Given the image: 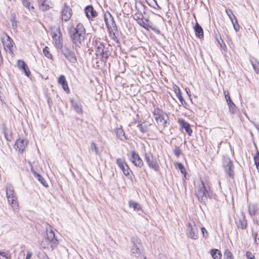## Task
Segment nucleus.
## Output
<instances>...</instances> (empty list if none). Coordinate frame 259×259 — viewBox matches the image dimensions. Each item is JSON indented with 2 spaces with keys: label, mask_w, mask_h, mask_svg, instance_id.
Instances as JSON below:
<instances>
[{
  "label": "nucleus",
  "mask_w": 259,
  "mask_h": 259,
  "mask_svg": "<svg viewBox=\"0 0 259 259\" xmlns=\"http://www.w3.org/2000/svg\"><path fill=\"white\" fill-rule=\"evenodd\" d=\"M69 34L73 45L80 48L86 37V31L83 25L78 23L75 27H71Z\"/></svg>",
  "instance_id": "obj_1"
},
{
  "label": "nucleus",
  "mask_w": 259,
  "mask_h": 259,
  "mask_svg": "<svg viewBox=\"0 0 259 259\" xmlns=\"http://www.w3.org/2000/svg\"><path fill=\"white\" fill-rule=\"evenodd\" d=\"M46 230L47 237L42 240L40 246L44 249L53 250L57 246L59 241L56 238L55 233L51 226L47 225Z\"/></svg>",
  "instance_id": "obj_2"
},
{
  "label": "nucleus",
  "mask_w": 259,
  "mask_h": 259,
  "mask_svg": "<svg viewBox=\"0 0 259 259\" xmlns=\"http://www.w3.org/2000/svg\"><path fill=\"white\" fill-rule=\"evenodd\" d=\"M194 185L195 186V194L199 201L205 202L207 198L211 197L212 193L209 187L207 188L201 179L196 181Z\"/></svg>",
  "instance_id": "obj_3"
},
{
  "label": "nucleus",
  "mask_w": 259,
  "mask_h": 259,
  "mask_svg": "<svg viewBox=\"0 0 259 259\" xmlns=\"http://www.w3.org/2000/svg\"><path fill=\"white\" fill-rule=\"evenodd\" d=\"M153 114L157 123L159 125H162L163 127H165L167 120L168 119V115L159 108L154 109Z\"/></svg>",
  "instance_id": "obj_4"
},
{
  "label": "nucleus",
  "mask_w": 259,
  "mask_h": 259,
  "mask_svg": "<svg viewBox=\"0 0 259 259\" xmlns=\"http://www.w3.org/2000/svg\"><path fill=\"white\" fill-rule=\"evenodd\" d=\"M144 156L148 166L155 171H159L160 167L157 158L154 156L151 152H146Z\"/></svg>",
  "instance_id": "obj_5"
},
{
  "label": "nucleus",
  "mask_w": 259,
  "mask_h": 259,
  "mask_svg": "<svg viewBox=\"0 0 259 259\" xmlns=\"http://www.w3.org/2000/svg\"><path fill=\"white\" fill-rule=\"evenodd\" d=\"M223 166L226 173L228 175L229 177L234 179L235 176L234 166L232 161L228 156L223 157Z\"/></svg>",
  "instance_id": "obj_6"
},
{
  "label": "nucleus",
  "mask_w": 259,
  "mask_h": 259,
  "mask_svg": "<svg viewBox=\"0 0 259 259\" xmlns=\"http://www.w3.org/2000/svg\"><path fill=\"white\" fill-rule=\"evenodd\" d=\"M186 233L188 237L193 240L198 238V227L193 221L189 222L187 227Z\"/></svg>",
  "instance_id": "obj_7"
},
{
  "label": "nucleus",
  "mask_w": 259,
  "mask_h": 259,
  "mask_svg": "<svg viewBox=\"0 0 259 259\" xmlns=\"http://www.w3.org/2000/svg\"><path fill=\"white\" fill-rule=\"evenodd\" d=\"M133 246L131 249V253L133 256L137 258H140L143 256V249L140 240L138 238H135L133 241Z\"/></svg>",
  "instance_id": "obj_8"
},
{
  "label": "nucleus",
  "mask_w": 259,
  "mask_h": 259,
  "mask_svg": "<svg viewBox=\"0 0 259 259\" xmlns=\"http://www.w3.org/2000/svg\"><path fill=\"white\" fill-rule=\"evenodd\" d=\"M65 58L71 63L75 64L77 62V59L74 52L69 47L65 46L60 49Z\"/></svg>",
  "instance_id": "obj_9"
},
{
  "label": "nucleus",
  "mask_w": 259,
  "mask_h": 259,
  "mask_svg": "<svg viewBox=\"0 0 259 259\" xmlns=\"http://www.w3.org/2000/svg\"><path fill=\"white\" fill-rule=\"evenodd\" d=\"M60 15L62 21L68 22L72 15V9L67 4L64 3L61 10Z\"/></svg>",
  "instance_id": "obj_10"
},
{
  "label": "nucleus",
  "mask_w": 259,
  "mask_h": 259,
  "mask_svg": "<svg viewBox=\"0 0 259 259\" xmlns=\"http://www.w3.org/2000/svg\"><path fill=\"white\" fill-rule=\"evenodd\" d=\"M52 38L56 47L58 49H61L63 47V39L60 28L57 29L56 32L52 33Z\"/></svg>",
  "instance_id": "obj_11"
},
{
  "label": "nucleus",
  "mask_w": 259,
  "mask_h": 259,
  "mask_svg": "<svg viewBox=\"0 0 259 259\" xmlns=\"http://www.w3.org/2000/svg\"><path fill=\"white\" fill-rule=\"evenodd\" d=\"M235 223L239 229L244 230L247 226V221L245 219V214L241 212L239 214H237L235 218Z\"/></svg>",
  "instance_id": "obj_12"
},
{
  "label": "nucleus",
  "mask_w": 259,
  "mask_h": 259,
  "mask_svg": "<svg viewBox=\"0 0 259 259\" xmlns=\"http://www.w3.org/2000/svg\"><path fill=\"white\" fill-rule=\"evenodd\" d=\"M130 160L136 166L141 167L143 165V162L138 153L133 151L129 158Z\"/></svg>",
  "instance_id": "obj_13"
},
{
  "label": "nucleus",
  "mask_w": 259,
  "mask_h": 259,
  "mask_svg": "<svg viewBox=\"0 0 259 259\" xmlns=\"http://www.w3.org/2000/svg\"><path fill=\"white\" fill-rule=\"evenodd\" d=\"M116 164L120 169L122 170L124 175L128 176L130 175V172H131V170L124 159L117 158L116 159Z\"/></svg>",
  "instance_id": "obj_14"
},
{
  "label": "nucleus",
  "mask_w": 259,
  "mask_h": 259,
  "mask_svg": "<svg viewBox=\"0 0 259 259\" xmlns=\"http://www.w3.org/2000/svg\"><path fill=\"white\" fill-rule=\"evenodd\" d=\"M28 141L23 139H18L15 142L16 149L19 152L22 153L27 146Z\"/></svg>",
  "instance_id": "obj_15"
},
{
  "label": "nucleus",
  "mask_w": 259,
  "mask_h": 259,
  "mask_svg": "<svg viewBox=\"0 0 259 259\" xmlns=\"http://www.w3.org/2000/svg\"><path fill=\"white\" fill-rule=\"evenodd\" d=\"M71 108L78 114L82 113V107L81 103L79 101L75 100L73 99L70 100Z\"/></svg>",
  "instance_id": "obj_16"
},
{
  "label": "nucleus",
  "mask_w": 259,
  "mask_h": 259,
  "mask_svg": "<svg viewBox=\"0 0 259 259\" xmlns=\"http://www.w3.org/2000/svg\"><path fill=\"white\" fill-rule=\"evenodd\" d=\"M86 16L89 19L96 17L97 16V12L94 9L92 6H88L85 9Z\"/></svg>",
  "instance_id": "obj_17"
},
{
  "label": "nucleus",
  "mask_w": 259,
  "mask_h": 259,
  "mask_svg": "<svg viewBox=\"0 0 259 259\" xmlns=\"http://www.w3.org/2000/svg\"><path fill=\"white\" fill-rule=\"evenodd\" d=\"M96 45H98L96 49V55L97 56L100 55L103 58H105V61H106L108 57L107 55H105L104 46L101 42L99 43V44L96 43Z\"/></svg>",
  "instance_id": "obj_18"
},
{
  "label": "nucleus",
  "mask_w": 259,
  "mask_h": 259,
  "mask_svg": "<svg viewBox=\"0 0 259 259\" xmlns=\"http://www.w3.org/2000/svg\"><path fill=\"white\" fill-rule=\"evenodd\" d=\"M58 82L59 84L61 85L63 90L67 93H68L70 92V90L69 89L67 82L66 79V77L64 75H61L59 76L58 79Z\"/></svg>",
  "instance_id": "obj_19"
},
{
  "label": "nucleus",
  "mask_w": 259,
  "mask_h": 259,
  "mask_svg": "<svg viewBox=\"0 0 259 259\" xmlns=\"http://www.w3.org/2000/svg\"><path fill=\"white\" fill-rule=\"evenodd\" d=\"M178 123L181 126L182 128H184L186 132V133L189 135L191 136L192 133V130L190 127V125L189 123L187 122L183 119H179Z\"/></svg>",
  "instance_id": "obj_20"
},
{
  "label": "nucleus",
  "mask_w": 259,
  "mask_h": 259,
  "mask_svg": "<svg viewBox=\"0 0 259 259\" xmlns=\"http://www.w3.org/2000/svg\"><path fill=\"white\" fill-rule=\"evenodd\" d=\"M17 66L19 68H21L23 70V71L25 73V74L27 76L29 77L30 76L31 73L30 71L26 64L24 61L18 60L17 61Z\"/></svg>",
  "instance_id": "obj_21"
},
{
  "label": "nucleus",
  "mask_w": 259,
  "mask_h": 259,
  "mask_svg": "<svg viewBox=\"0 0 259 259\" xmlns=\"http://www.w3.org/2000/svg\"><path fill=\"white\" fill-rule=\"evenodd\" d=\"M6 192L7 199L17 197L16 194L14 193V188L12 185L10 184L7 185Z\"/></svg>",
  "instance_id": "obj_22"
},
{
  "label": "nucleus",
  "mask_w": 259,
  "mask_h": 259,
  "mask_svg": "<svg viewBox=\"0 0 259 259\" xmlns=\"http://www.w3.org/2000/svg\"><path fill=\"white\" fill-rule=\"evenodd\" d=\"M114 132L115 133L117 137L120 139L121 141H124L126 139V137L125 136V133L124 131L123 130L122 126H120V127H117L114 130Z\"/></svg>",
  "instance_id": "obj_23"
},
{
  "label": "nucleus",
  "mask_w": 259,
  "mask_h": 259,
  "mask_svg": "<svg viewBox=\"0 0 259 259\" xmlns=\"http://www.w3.org/2000/svg\"><path fill=\"white\" fill-rule=\"evenodd\" d=\"M194 28L196 36L199 38H201L203 36V29L197 22L196 23Z\"/></svg>",
  "instance_id": "obj_24"
},
{
  "label": "nucleus",
  "mask_w": 259,
  "mask_h": 259,
  "mask_svg": "<svg viewBox=\"0 0 259 259\" xmlns=\"http://www.w3.org/2000/svg\"><path fill=\"white\" fill-rule=\"evenodd\" d=\"M6 39L3 40V44L4 46L6 47L8 49L11 50L13 47V40L12 38L8 36V35H6Z\"/></svg>",
  "instance_id": "obj_25"
},
{
  "label": "nucleus",
  "mask_w": 259,
  "mask_h": 259,
  "mask_svg": "<svg viewBox=\"0 0 259 259\" xmlns=\"http://www.w3.org/2000/svg\"><path fill=\"white\" fill-rule=\"evenodd\" d=\"M40 8L44 11L50 9V7L48 3V0H39Z\"/></svg>",
  "instance_id": "obj_26"
},
{
  "label": "nucleus",
  "mask_w": 259,
  "mask_h": 259,
  "mask_svg": "<svg viewBox=\"0 0 259 259\" xmlns=\"http://www.w3.org/2000/svg\"><path fill=\"white\" fill-rule=\"evenodd\" d=\"M8 201L9 205L14 210L16 211L18 209V204L17 201V197L15 198H10L8 199Z\"/></svg>",
  "instance_id": "obj_27"
},
{
  "label": "nucleus",
  "mask_w": 259,
  "mask_h": 259,
  "mask_svg": "<svg viewBox=\"0 0 259 259\" xmlns=\"http://www.w3.org/2000/svg\"><path fill=\"white\" fill-rule=\"evenodd\" d=\"M174 91L176 94L177 97L178 98L179 100H180V102L182 105H183L185 103V100H184L182 95H181V91L180 89V88L177 86L174 87Z\"/></svg>",
  "instance_id": "obj_28"
},
{
  "label": "nucleus",
  "mask_w": 259,
  "mask_h": 259,
  "mask_svg": "<svg viewBox=\"0 0 259 259\" xmlns=\"http://www.w3.org/2000/svg\"><path fill=\"white\" fill-rule=\"evenodd\" d=\"M210 253L214 259H221L222 254L221 251H219L218 249H211Z\"/></svg>",
  "instance_id": "obj_29"
},
{
  "label": "nucleus",
  "mask_w": 259,
  "mask_h": 259,
  "mask_svg": "<svg viewBox=\"0 0 259 259\" xmlns=\"http://www.w3.org/2000/svg\"><path fill=\"white\" fill-rule=\"evenodd\" d=\"M34 177L39 181L45 187H48V185L45 179L39 174H37L36 172H34Z\"/></svg>",
  "instance_id": "obj_30"
},
{
  "label": "nucleus",
  "mask_w": 259,
  "mask_h": 259,
  "mask_svg": "<svg viewBox=\"0 0 259 259\" xmlns=\"http://www.w3.org/2000/svg\"><path fill=\"white\" fill-rule=\"evenodd\" d=\"M128 204L129 206L130 207L133 208L135 210L138 211L141 209L140 205L138 203L136 202L133 200H130L128 201Z\"/></svg>",
  "instance_id": "obj_31"
},
{
  "label": "nucleus",
  "mask_w": 259,
  "mask_h": 259,
  "mask_svg": "<svg viewBox=\"0 0 259 259\" xmlns=\"http://www.w3.org/2000/svg\"><path fill=\"white\" fill-rule=\"evenodd\" d=\"M23 5L27 8L29 11L32 12L34 10V7L33 6H31V2L30 0H23Z\"/></svg>",
  "instance_id": "obj_32"
},
{
  "label": "nucleus",
  "mask_w": 259,
  "mask_h": 259,
  "mask_svg": "<svg viewBox=\"0 0 259 259\" xmlns=\"http://www.w3.org/2000/svg\"><path fill=\"white\" fill-rule=\"evenodd\" d=\"M257 210V205L255 204H249L248 206V212L251 215L255 214Z\"/></svg>",
  "instance_id": "obj_33"
},
{
  "label": "nucleus",
  "mask_w": 259,
  "mask_h": 259,
  "mask_svg": "<svg viewBox=\"0 0 259 259\" xmlns=\"http://www.w3.org/2000/svg\"><path fill=\"white\" fill-rule=\"evenodd\" d=\"M3 133L7 141H11L12 140L11 133H10L6 127H3Z\"/></svg>",
  "instance_id": "obj_34"
},
{
  "label": "nucleus",
  "mask_w": 259,
  "mask_h": 259,
  "mask_svg": "<svg viewBox=\"0 0 259 259\" xmlns=\"http://www.w3.org/2000/svg\"><path fill=\"white\" fill-rule=\"evenodd\" d=\"M10 21L13 29H16L17 26V21L16 20V16L15 13H12L11 15Z\"/></svg>",
  "instance_id": "obj_35"
},
{
  "label": "nucleus",
  "mask_w": 259,
  "mask_h": 259,
  "mask_svg": "<svg viewBox=\"0 0 259 259\" xmlns=\"http://www.w3.org/2000/svg\"><path fill=\"white\" fill-rule=\"evenodd\" d=\"M229 107V111L231 114H234L236 111V106L232 101H229L227 103Z\"/></svg>",
  "instance_id": "obj_36"
},
{
  "label": "nucleus",
  "mask_w": 259,
  "mask_h": 259,
  "mask_svg": "<svg viewBox=\"0 0 259 259\" xmlns=\"http://www.w3.org/2000/svg\"><path fill=\"white\" fill-rule=\"evenodd\" d=\"M43 53L46 57H47L48 58L52 59H53V55L50 52L49 48L48 47H46L43 49Z\"/></svg>",
  "instance_id": "obj_37"
},
{
  "label": "nucleus",
  "mask_w": 259,
  "mask_h": 259,
  "mask_svg": "<svg viewBox=\"0 0 259 259\" xmlns=\"http://www.w3.org/2000/svg\"><path fill=\"white\" fill-rule=\"evenodd\" d=\"M254 164L257 170H259V152L257 151L256 154L254 156Z\"/></svg>",
  "instance_id": "obj_38"
},
{
  "label": "nucleus",
  "mask_w": 259,
  "mask_h": 259,
  "mask_svg": "<svg viewBox=\"0 0 259 259\" xmlns=\"http://www.w3.org/2000/svg\"><path fill=\"white\" fill-rule=\"evenodd\" d=\"M233 18L235 19V21H234V20H233V21H231V22H232V24H233V25L234 26V29L236 31H238L239 30V25L238 24L237 18H236V16L235 15H233Z\"/></svg>",
  "instance_id": "obj_39"
},
{
  "label": "nucleus",
  "mask_w": 259,
  "mask_h": 259,
  "mask_svg": "<svg viewBox=\"0 0 259 259\" xmlns=\"http://www.w3.org/2000/svg\"><path fill=\"white\" fill-rule=\"evenodd\" d=\"M224 259H234L232 253L229 250H226L224 252Z\"/></svg>",
  "instance_id": "obj_40"
},
{
  "label": "nucleus",
  "mask_w": 259,
  "mask_h": 259,
  "mask_svg": "<svg viewBox=\"0 0 259 259\" xmlns=\"http://www.w3.org/2000/svg\"><path fill=\"white\" fill-rule=\"evenodd\" d=\"M138 23L143 28L148 29L149 25L147 24L142 19H139V21H138Z\"/></svg>",
  "instance_id": "obj_41"
},
{
  "label": "nucleus",
  "mask_w": 259,
  "mask_h": 259,
  "mask_svg": "<svg viewBox=\"0 0 259 259\" xmlns=\"http://www.w3.org/2000/svg\"><path fill=\"white\" fill-rule=\"evenodd\" d=\"M91 149L93 151H94L96 154L98 155L99 154V152L98 151V148L97 146V145L95 144V143L92 142L91 144Z\"/></svg>",
  "instance_id": "obj_42"
},
{
  "label": "nucleus",
  "mask_w": 259,
  "mask_h": 259,
  "mask_svg": "<svg viewBox=\"0 0 259 259\" xmlns=\"http://www.w3.org/2000/svg\"><path fill=\"white\" fill-rule=\"evenodd\" d=\"M137 127L139 128L140 131L142 133H145L147 132L148 131V128L146 125L143 126L142 124L139 123L137 125Z\"/></svg>",
  "instance_id": "obj_43"
},
{
  "label": "nucleus",
  "mask_w": 259,
  "mask_h": 259,
  "mask_svg": "<svg viewBox=\"0 0 259 259\" xmlns=\"http://www.w3.org/2000/svg\"><path fill=\"white\" fill-rule=\"evenodd\" d=\"M226 12L228 15V16L229 17L231 21H233V15H234L232 11L230 9H226Z\"/></svg>",
  "instance_id": "obj_44"
},
{
  "label": "nucleus",
  "mask_w": 259,
  "mask_h": 259,
  "mask_svg": "<svg viewBox=\"0 0 259 259\" xmlns=\"http://www.w3.org/2000/svg\"><path fill=\"white\" fill-rule=\"evenodd\" d=\"M224 95L226 98V102L227 103L229 102V101H232L231 99V97L229 95V92L228 91H224Z\"/></svg>",
  "instance_id": "obj_45"
},
{
  "label": "nucleus",
  "mask_w": 259,
  "mask_h": 259,
  "mask_svg": "<svg viewBox=\"0 0 259 259\" xmlns=\"http://www.w3.org/2000/svg\"><path fill=\"white\" fill-rule=\"evenodd\" d=\"M201 233L203 236L206 238L208 236V233L204 227L201 228Z\"/></svg>",
  "instance_id": "obj_46"
},
{
  "label": "nucleus",
  "mask_w": 259,
  "mask_h": 259,
  "mask_svg": "<svg viewBox=\"0 0 259 259\" xmlns=\"http://www.w3.org/2000/svg\"><path fill=\"white\" fill-rule=\"evenodd\" d=\"M177 166L182 174L185 172V168L183 164L181 163H178Z\"/></svg>",
  "instance_id": "obj_47"
},
{
  "label": "nucleus",
  "mask_w": 259,
  "mask_h": 259,
  "mask_svg": "<svg viewBox=\"0 0 259 259\" xmlns=\"http://www.w3.org/2000/svg\"><path fill=\"white\" fill-rule=\"evenodd\" d=\"M174 153L175 155L178 157L181 154V151L178 147H176L174 150Z\"/></svg>",
  "instance_id": "obj_48"
},
{
  "label": "nucleus",
  "mask_w": 259,
  "mask_h": 259,
  "mask_svg": "<svg viewBox=\"0 0 259 259\" xmlns=\"http://www.w3.org/2000/svg\"><path fill=\"white\" fill-rule=\"evenodd\" d=\"M246 256L248 259H255L254 255L249 251L246 252Z\"/></svg>",
  "instance_id": "obj_49"
},
{
  "label": "nucleus",
  "mask_w": 259,
  "mask_h": 259,
  "mask_svg": "<svg viewBox=\"0 0 259 259\" xmlns=\"http://www.w3.org/2000/svg\"><path fill=\"white\" fill-rule=\"evenodd\" d=\"M0 255L3 257H5V259H10V255L8 253L5 252H0Z\"/></svg>",
  "instance_id": "obj_50"
},
{
  "label": "nucleus",
  "mask_w": 259,
  "mask_h": 259,
  "mask_svg": "<svg viewBox=\"0 0 259 259\" xmlns=\"http://www.w3.org/2000/svg\"><path fill=\"white\" fill-rule=\"evenodd\" d=\"M252 65H253L254 69L256 71V72L257 73H259V64H258L256 65L252 64Z\"/></svg>",
  "instance_id": "obj_51"
},
{
  "label": "nucleus",
  "mask_w": 259,
  "mask_h": 259,
  "mask_svg": "<svg viewBox=\"0 0 259 259\" xmlns=\"http://www.w3.org/2000/svg\"><path fill=\"white\" fill-rule=\"evenodd\" d=\"M32 255V253L30 251H28L25 259H30Z\"/></svg>",
  "instance_id": "obj_52"
},
{
  "label": "nucleus",
  "mask_w": 259,
  "mask_h": 259,
  "mask_svg": "<svg viewBox=\"0 0 259 259\" xmlns=\"http://www.w3.org/2000/svg\"><path fill=\"white\" fill-rule=\"evenodd\" d=\"M254 239H255V242H256V243L259 244V234L258 235L257 233H256L255 235Z\"/></svg>",
  "instance_id": "obj_53"
},
{
  "label": "nucleus",
  "mask_w": 259,
  "mask_h": 259,
  "mask_svg": "<svg viewBox=\"0 0 259 259\" xmlns=\"http://www.w3.org/2000/svg\"><path fill=\"white\" fill-rule=\"evenodd\" d=\"M111 37H112V38L116 42H118V39L117 38V37L115 35V33H113L111 35Z\"/></svg>",
  "instance_id": "obj_54"
},
{
  "label": "nucleus",
  "mask_w": 259,
  "mask_h": 259,
  "mask_svg": "<svg viewBox=\"0 0 259 259\" xmlns=\"http://www.w3.org/2000/svg\"><path fill=\"white\" fill-rule=\"evenodd\" d=\"M105 22H106V25L107 26V28L109 29V23L107 21V19L106 18V17H105Z\"/></svg>",
  "instance_id": "obj_55"
},
{
  "label": "nucleus",
  "mask_w": 259,
  "mask_h": 259,
  "mask_svg": "<svg viewBox=\"0 0 259 259\" xmlns=\"http://www.w3.org/2000/svg\"><path fill=\"white\" fill-rule=\"evenodd\" d=\"M110 17H111V18L112 24V25H113V24H114V25H115V23L114 21V20H113V18L111 16V15L110 14Z\"/></svg>",
  "instance_id": "obj_56"
},
{
  "label": "nucleus",
  "mask_w": 259,
  "mask_h": 259,
  "mask_svg": "<svg viewBox=\"0 0 259 259\" xmlns=\"http://www.w3.org/2000/svg\"><path fill=\"white\" fill-rule=\"evenodd\" d=\"M139 5L141 7H143L144 9H145V6L141 3H139Z\"/></svg>",
  "instance_id": "obj_57"
},
{
  "label": "nucleus",
  "mask_w": 259,
  "mask_h": 259,
  "mask_svg": "<svg viewBox=\"0 0 259 259\" xmlns=\"http://www.w3.org/2000/svg\"><path fill=\"white\" fill-rule=\"evenodd\" d=\"M186 91L187 93L188 94V95L190 96V95H189V92H190V90L189 89L187 90V89H186Z\"/></svg>",
  "instance_id": "obj_58"
},
{
  "label": "nucleus",
  "mask_w": 259,
  "mask_h": 259,
  "mask_svg": "<svg viewBox=\"0 0 259 259\" xmlns=\"http://www.w3.org/2000/svg\"><path fill=\"white\" fill-rule=\"evenodd\" d=\"M162 256H163V254H161V255H160V256H159V257H161Z\"/></svg>",
  "instance_id": "obj_59"
},
{
  "label": "nucleus",
  "mask_w": 259,
  "mask_h": 259,
  "mask_svg": "<svg viewBox=\"0 0 259 259\" xmlns=\"http://www.w3.org/2000/svg\"><path fill=\"white\" fill-rule=\"evenodd\" d=\"M139 19H140L139 17H138V18L137 19V22L139 21Z\"/></svg>",
  "instance_id": "obj_60"
}]
</instances>
